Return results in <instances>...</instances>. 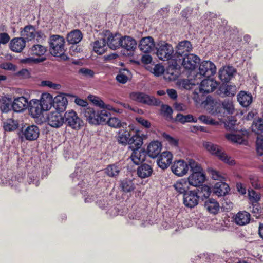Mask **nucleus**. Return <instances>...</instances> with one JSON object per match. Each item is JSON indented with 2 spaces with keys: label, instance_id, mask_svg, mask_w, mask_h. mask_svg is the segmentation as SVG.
Returning <instances> with one entry per match:
<instances>
[{
  "label": "nucleus",
  "instance_id": "21",
  "mask_svg": "<svg viewBox=\"0 0 263 263\" xmlns=\"http://www.w3.org/2000/svg\"><path fill=\"white\" fill-rule=\"evenodd\" d=\"M162 149V144L158 141L151 142L147 146V153L151 158H156L160 154Z\"/></svg>",
  "mask_w": 263,
  "mask_h": 263
},
{
  "label": "nucleus",
  "instance_id": "61",
  "mask_svg": "<svg viewBox=\"0 0 263 263\" xmlns=\"http://www.w3.org/2000/svg\"><path fill=\"white\" fill-rule=\"evenodd\" d=\"M164 71V67L160 64H156L155 65L152 73L156 76H159L161 75Z\"/></svg>",
  "mask_w": 263,
  "mask_h": 263
},
{
  "label": "nucleus",
  "instance_id": "7",
  "mask_svg": "<svg viewBox=\"0 0 263 263\" xmlns=\"http://www.w3.org/2000/svg\"><path fill=\"white\" fill-rule=\"evenodd\" d=\"M199 192V190L196 189L184 194L183 204L186 207L192 209L198 204L200 200V196L198 195Z\"/></svg>",
  "mask_w": 263,
  "mask_h": 263
},
{
  "label": "nucleus",
  "instance_id": "10",
  "mask_svg": "<svg viewBox=\"0 0 263 263\" xmlns=\"http://www.w3.org/2000/svg\"><path fill=\"white\" fill-rule=\"evenodd\" d=\"M22 135L27 140L33 141L37 139L40 135V130L37 126L32 125L22 129Z\"/></svg>",
  "mask_w": 263,
  "mask_h": 263
},
{
  "label": "nucleus",
  "instance_id": "3",
  "mask_svg": "<svg viewBox=\"0 0 263 263\" xmlns=\"http://www.w3.org/2000/svg\"><path fill=\"white\" fill-rule=\"evenodd\" d=\"M216 71V67L214 64L209 61H203L199 65V72L195 76V80H200L203 77L209 78L214 75ZM199 82L197 81L196 84Z\"/></svg>",
  "mask_w": 263,
  "mask_h": 263
},
{
  "label": "nucleus",
  "instance_id": "53",
  "mask_svg": "<svg viewBox=\"0 0 263 263\" xmlns=\"http://www.w3.org/2000/svg\"><path fill=\"white\" fill-rule=\"evenodd\" d=\"M208 172L212 178L214 180H220V181H222V180H223L224 179V177L219 172L213 168H209L208 170Z\"/></svg>",
  "mask_w": 263,
  "mask_h": 263
},
{
  "label": "nucleus",
  "instance_id": "35",
  "mask_svg": "<svg viewBox=\"0 0 263 263\" xmlns=\"http://www.w3.org/2000/svg\"><path fill=\"white\" fill-rule=\"evenodd\" d=\"M130 158L134 164L138 165L145 160V155L139 149H133Z\"/></svg>",
  "mask_w": 263,
  "mask_h": 263
},
{
  "label": "nucleus",
  "instance_id": "41",
  "mask_svg": "<svg viewBox=\"0 0 263 263\" xmlns=\"http://www.w3.org/2000/svg\"><path fill=\"white\" fill-rule=\"evenodd\" d=\"M96 125L106 124L110 114L105 110L97 111Z\"/></svg>",
  "mask_w": 263,
  "mask_h": 263
},
{
  "label": "nucleus",
  "instance_id": "55",
  "mask_svg": "<svg viewBox=\"0 0 263 263\" xmlns=\"http://www.w3.org/2000/svg\"><path fill=\"white\" fill-rule=\"evenodd\" d=\"M249 179L251 184L254 189H260L261 188V185L258 183V179L257 176L254 175H250Z\"/></svg>",
  "mask_w": 263,
  "mask_h": 263
},
{
  "label": "nucleus",
  "instance_id": "1",
  "mask_svg": "<svg viewBox=\"0 0 263 263\" xmlns=\"http://www.w3.org/2000/svg\"><path fill=\"white\" fill-rule=\"evenodd\" d=\"M203 145L209 153L216 156L225 163L230 165H233L235 164V160L231 157L228 156L219 146L209 141L204 142Z\"/></svg>",
  "mask_w": 263,
  "mask_h": 263
},
{
  "label": "nucleus",
  "instance_id": "23",
  "mask_svg": "<svg viewBox=\"0 0 263 263\" xmlns=\"http://www.w3.org/2000/svg\"><path fill=\"white\" fill-rule=\"evenodd\" d=\"M25 46L26 42L21 37L13 39L10 43V49L15 52H21Z\"/></svg>",
  "mask_w": 263,
  "mask_h": 263
},
{
  "label": "nucleus",
  "instance_id": "44",
  "mask_svg": "<svg viewBox=\"0 0 263 263\" xmlns=\"http://www.w3.org/2000/svg\"><path fill=\"white\" fill-rule=\"evenodd\" d=\"M106 124L109 126L114 128H124L126 126V124L125 122H122L119 119L116 117L110 118L109 117Z\"/></svg>",
  "mask_w": 263,
  "mask_h": 263
},
{
  "label": "nucleus",
  "instance_id": "32",
  "mask_svg": "<svg viewBox=\"0 0 263 263\" xmlns=\"http://www.w3.org/2000/svg\"><path fill=\"white\" fill-rule=\"evenodd\" d=\"M121 169V166L116 163L108 165L104 170V171L107 176L110 177L116 178L119 175Z\"/></svg>",
  "mask_w": 263,
  "mask_h": 263
},
{
  "label": "nucleus",
  "instance_id": "39",
  "mask_svg": "<svg viewBox=\"0 0 263 263\" xmlns=\"http://www.w3.org/2000/svg\"><path fill=\"white\" fill-rule=\"evenodd\" d=\"M239 103L243 107L248 106L252 101V96L245 91H241L237 96Z\"/></svg>",
  "mask_w": 263,
  "mask_h": 263
},
{
  "label": "nucleus",
  "instance_id": "4",
  "mask_svg": "<svg viewBox=\"0 0 263 263\" xmlns=\"http://www.w3.org/2000/svg\"><path fill=\"white\" fill-rule=\"evenodd\" d=\"M21 37L26 41H31L36 36V40L40 42L45 37L44 33L41 31H36L34 26L31 25L25 26L20 31Z\"/></svg>",
  "mask_w": 263,
  "mask_h": 263
},
{
  "label": "nucleus",
  "instance_id": "62",
  "mask_svg": "<svg viewBox=\"0 0 263 263\" xmlns=\"http://www.w3.org/2000/svg\"><path fill=\"white\" fill-rule=\"evenodd\" d=\"M45 60L44 58H28L23 60V62L26 63H38L42 62Z\"/></svg>",
  "mask_w": 263,
  "mask_h": 263
},
{
  "label": "nucleus",
  "instance_id": "42",
  "mask_svg": "<svg viewBox=\"0 0 263 263\" xmlns=\"http://www.w3.org/2000/svg\"><path fill=\"white\" fill-rule=\"evenodd\" d=\"M18 127L17 120L13 119H8L3 123V128L5 131L11 132L16 130Z\"/></svg>",
  "mask_w": 263,
  "mask_h": 263
},
{
  "label": "nucleus",
  "instance_id": "50",
  "mask_svg": "<svg viewBox=\"0 0 263 263\" xmlns=\"http://www.w3.org/2000/svg\"><path fill=\"white\" fill-rule=\"evenodd\" d=\"M226 138L229 141L239 144L244 141L243 138L240 135L228 134L226 135Z\"/></svg>",
  "mask_w": 263,
  "mask_h": 263
},
{
  "label": "nucleus",
  "instance_id": "9",
  "mask_svg": "<svg viewBox=\"0 0 263 263\" xmlns=\"http://www.w3.org/2000/svg\"><path fill=\"white\" fill-rule=\"evenodd\" d=\"M171 170L176 176L182 177L185 175L189 171L187 162L183 160L175 161L171 166Z\"/></svg>",
  "mask_w": 263,
  "mask_h": 263
},
{
  "label": "nucleus",
  "instance_id": "58",
  "mask_svg": "<svg viewBox=\"0 0 263 263\" xmlns=\"http://www.w3.org/2000/svg\"><path fill=\"white\" fill-rule=\"evenodd\" d=\"M199 119L204 123L205 124L209 125H215L217 122L214 120L210 117L206 116L205 115H201L199 117Z\"/></svg>",
  "mask_w": 263,
  "mask_h": 263
},
{
  "label": "nucleus",
  "instance_id": "49",
  "mask_svg": "<svg viewBox=\"0 0 263 263\" xmlns=\"http://www.w3.org/2000/svg\"><path fill=\"white\" fill-rule=\"evenodd\" d=\"M248 196L252 203H257L261 199L260 194L252 189L248 190Z\"/></svg>",
  "mask_w": 263,
  "mask_h": 263
},
{
  "label": "nucleus",
  "instance_id": "46",
  "mask_svg": "<svg viewBox=\"0 0 263 263\" xmlns=\"http://www.w3.org/2000/svg\"><path fill=\"white\" fill-rule=\"evenodd\" d=\"M12 101L11 98L7 97H3L0 105V108L3 112H7L12 107Z\"/></svg>",
  "mask_w": 263,
  "mask_h": 263
},
{
  "label": "nucleus",
  "instance_id": "31",
  "mask_svg": "<svg viewBox=\"0 0 263 263\" xmlns=\"http://www.w3.org/2000/svg\"><path fill=\"white\" fill-rule=\"evenodd\" d=\"M122 37L119 34L113 35L111 34L107 38V44L108 46L111 49L115 50L121 47Z\"/></svg>",
  "mask_w": 263,
  "mask_h": 263
},
{
  "label": "nucleus",
  "instance_id": "45",
  "mask_svg": "<svg viewBox=\"0 0 263 263\" xmlns=\"http://www.w3.org/2000/svg\"><path fill=\"white\" fill-rule=\"evenodd\" d=\"M46 51V47L40 44L34 45L30 48L31 53L38 56L44 55Z\"/></svg>",
  "mask_w": 263,
  "mask_h": 263
},
{
  "label": "nucleus",
  "instance_id": "59",
  "mask_svg": "<svg viewBox=\"0 0 263 263\" xmlns=\"http://www.w3.org/2000/svg\"><path fill=\"white\" fill-rule=\"evenodd\" d=\"M162 136L171 145L174 146H177L178 145V142L176 139H175L165 133L163 134Z\"/></svg>",
  "mask_w": 263,
  "mask_h": 263
},
{
  "label": "nucleus",
  "instance_id": "18",
  "mask_svg": "<svg viewBox=\"0 0 263 263\" xmlns=\"http://www.w3.org/2000/svg\"><path fill=\"white\" fill-rule=\"evenodd\" d=\"M29 102L24 97H20L14 99L12 108L15 112H21L28 108Z\"/></svg>",
  "mask_w": 263,
  "mask_h": 263
},
{
  "label": "nucleus",
  "instance_id": "24",
  "mask_svg": "<svg viewBox=\"0 0 263 263\" xmlns=\"http://www.w3.org/2000/svg\"><path fill=\"white\" fill-rule=\"evenodd\" d=\"M234 221L238 225H246L250 221V214L245 211H240L235 216Z\"/></svg>",
  "mask_w": 263,
  "mask_h": 263
},
{
  "label": "nucleus",
  "instance_id": "60",
  "mask_svg": "<svg viewBox=\"0 0 263 263\" xmlns=\"http://www.w3.org/2000/svg\"><path fill=\"white\" fill-rule=\"evenodd\" d=\"M256 151L257 154L261 156L263 155V139L257 138L256 142Z\"/></svg>",
  "mask_w": 263,
  "mask_h": 263
},
{
  "label": "nucleus",
  "instance_id": "43",
  "mask_svg": "<svg viewBox=\"0 0 263 263\" xmlns=\"http://www.w3.org/2000/svg\"><path fill=\"white\" fill-rule=\"evenodd\" d=\"M176 120L184 124L186 122H197V120L194 118L192 115L184 116L181 114H178L176 117Z\"/></svg>",
  "mask_w": 263,
  "mask_h": 263
},
{
  "label": "nucleus",
  "instance_id": "14",
  "mask_svg": "<svg viewBox=\"0 0 263 263\" xmlns=\"http://www.w3.org/2000/svg\"><path fill=\"white\" fill-rule=\"evenodd\" d=\"M205 180V175L203 172L192 173L187 178L188 183L193 186L198 187Z\"/></svg>",
  "mask_w": 263,
  "mask_h": 263
},
{
  "label": "nucleus",
  "instance_id": "20",
  "mask_svg": "<svg viewBox=\"0 0 263 263\" xmlns=\"http://www.w3.org/2000/svg\"><path fill=\"white\" fill-rule=\"evenodd\" d=\"M39 100L44 111L49 110L53 106L54 99L52 96L49 93H42Z\"/></svg>",
  "mask_w": 263,
  "mask_h": 263
},
{
  "label": "nucleus",
  "instance_id": "22",
  "mask_svg": "<svg viewBox=\"0 0 263 263\" xmlns=\"http://www.w3.org/2000/svg\"><path fill=\"white\" fill-rule=\"evenodd\" d=\"M67 98L63 95H58L54 99L53 107L57 111L62 112L67 105Z\"/></svg>",
  "mask_w": 263,
  "mask_h": 263
},
{
  "label": "nucleus",
  "instance_id": "38",
  "mask_svg": "<svg viewBox=\"0 0 263 263\" xmlns=\"http://www.w3.org/2000/svg\"><path fill=\"white\" fill-rule=\"evenodd\" d=\"M204 206L210 213L216 214L219 210V203L214 199L209 198L204 202Z\"/></svg>",
  "mask_w": 263,
  "mask_h": 263
},
{
  "label": "nucleus",
  "instance_id": "52",
  "mask_svg": "<svg viewBox=\"0 0 263 263\" xmlns=\"http://www.w3.org/2000/svg\"><path fill=\"white\" fill-rule=\"evenodd\" d=\"M41 85L43 87H47L54 90H59L61 87L60 84L53 83L49 80L42 81Z\"/></svg>",
  "mask_w": 263,
  "mask_h": 263
},
{
  "label": "nucleus",
  "instance_id": "63",
  "mask_svg": "<svg viewBox=\"0 0 263 263\" xmlns=\"http://www.w3.org/2000/svg\"><path fill=\"white\" fill-rule=\"evenodd\" d=\"M92 102L96 105L99 106L101 108L104 105V102L99 97L90 96L89 97Z\"/></svg>",
  "mask_w": 263,
  "mask_h": 263
},
{
  "label": "nucleus",
  "instance_id": "30",
  "mask_svg": "<svg viewBox=\"0 0 263 263\" xmlns=\"http://www.w3.org/2000/svg\"><path fill=\"white\" fill-rule=\"evenodd\" d=\"M229 190L228 185L223 181H219L216 183L213 189L214 193L218 196L225 195Z\"/></svg>",
  "mask_w": 263,
  "mask_h": 263
},
{
  "label": "nucleus",
  "instance_id": "34",
  "mask_svg": "<svg viewBox=\"0 0 263 263\" xmlns=\"http://www.w3.org/2000/svg\"><path fill=\"white\" fill-rule=\"evenodd\" d=\"M153 169L151 165L147 164H143L138 167L137 174L141 178H145L151 176L153 173Z\"/></svg>",
  "mask_w": 263,
  "mask_h": 263
},
{
  "label": "nucleus",
  "instance_id": "11",
  "mask_svg": "<svg viewBox=\"0 0 263 263\" xmlns=\"http://www.w3.org/2000/svg\"><path fill=\"white\" fill-rule=\"evenodd\" d=\"M199 61L200 59L197 55L194 54H187L183 58L182 65L186 69L193 70Z\"/></svg>",
  "mask_w": 263,
  "mask_h": 263
},
{
  "label": "nucleus",
  "instance_id": "25",
  "mask_svg": "<svg viewBox=\"0 0 263 263\" xmlns=\"http://www.w3.org/2000/svg\"><path fill=\"white\" fill-rule=\"evenodd\" d=\"M137 42L133 37L129 36L122 37L121 47L127 51H133L136 47Z\"/></svg>",
  "mask_w": 263,
  "mask_h": 263
},
{
  "label": "nucleus",
  "instance_id": "12",
  "mask_svg": "<svg viewBox=\"0 0 263 263\" xmlns=\"http://www.w3.org/2000/svg\"><path fill=\"white\" fill-rule=\"evenodd\" d=\"M47 121L50 126L59 128L64 123V117L59 111L52 112L49 114Z\"/></svg>",
  "mask_w": 263,
  "mask_h": 263
},
{
  "label": "nucleus",
  "instance_id": "26",
  "mask_svg": "<svg viewBox=\"0 0 263 263\" xmlns=\"http://www.w3.org/2000/svg\"><path fill=\"white\" fill-rule=\"evenodd\" d=\"M192 46L190 42L183 41L180 42L177 46L176 54L180 56L186 55L187 53L191 51Z\"/></svg>",
  "mask_w": 263,
  "mask_h": 263
},
{
  "label": "nucleus",
  "instance_id": "8",
  "mask_svg": "<svg viewBox=\"0 0 263 263\" xmlns=\"http://www.w3.org/2000/svg\"><path fill=\"white\" fill-rule=\"evenodd\" d=\"M174 49L172 46L168 43H161L157 48V55L160 60L168 61L173 58Z\"/></svg>",
  "mask_w": 263,
  "mask_h": 263
},
{
  "label": "nucleus",
  "instance_id": "56",
  "mask_svg": "<svg viewBox=\"0 0 263 263\" xmlns=\"http://www.w3.org/2000/svg\"><path fill=\"white\" fill-rule=\"evenodd\" d=\"M211 193V189L209 186L204 185L201 187L200 193L201 194L202 200L207 199L210 196Z\"/></svg>",
  "mask_w": 263,
  "mask_h": 263
},
{
  "label": "nucleus",
  "instance_id": "29",
  "mask_svg": "<svg viewBox=\"0 0 263 263\" xmlns=\"http://www.w3.org/2000/svg\"><path fill=\"white\" fill-rule=\"evenodd\" d=\"M219 91V95L222 96H233L236 93L237 88L235 85L223 84L220 86Z\"/></svg>",
  "mask_w": 263,
  "mask_h": 263
},
{
  "label": "nucleus",
  "instance_id": "40",
  "mask_svg": "<svg viewBox=\"0 0 263 263\" xmlns=\"http://www.w3.org/2000/svg\"><path fill=\"white\" fill-rule=\"evenodd\" d=\"M106 42L104 39H100L95 41L93 43V51L99 54H103L106 50Z\"/></svg>",
  "mask_w": 263,
  "mask_h": 263
},
{
  "label": "nucleus",
  "instance_id": "51",
  "mask_svg": "<svg viewBox=\"0 0 263 263\" xmlns=\"http://www.w3.org/2000/svg\"><path fill=\"white\" fill-rule=\"evenodd\" d=\"M223 108L227 110L229 114H233L234 111V107L232 100H224L222 103Z\"/></svg>",
  "mask_w": 263,
  "mask_h": 263
},
{
  "label": "nucleus",
  "instance_id": "15",
  "mask_svg": "<svg viewBox=\"0 0 263 263\" xmlns=\"http://www.w3.org/2000/svg\"><path fill=\"white\" fill-rule=\"evenodd\" d=\"M154 39L151 36L143 37L138 45L139 49L144 53L151 52L155 47Z\"/></svg>",
  "mask_w": 263,
  "mask_h": 263
},
{
  "label": "nucleus",
  "instance_id": "13",
  "mask_svg": "<svg viewBox=\"0 0 263 263\" xmlns=\"http://www.w3.org/2000/svg\"><path fill=\"white\" fill-rule=\"evenodd\" d=\"M28 108L30 115L33 118H38L44 111L42 106L37 99H32L28 103Z\"/></svg>",
  "mask_w": 263,
  "mask_h": 263
},
{
  "label": "nucleus",
  "instance_id": "6",
  "mask_svg": "<svg viewBox=\"0 0 263 263\" xmlns=\"http://www.w3.org/2000/svg\"><path fill=\"white\" fill-rule=\"evenodd\" d=\"M63 117L64 123L73 129L78 130L83 125L82 120L78 117L76 112L73 110L66 111Z\"/></svg>",
  "mask_w": 263,
  "mask_h": 263
},
{
  "label": "nucleus",
  "instance_id": "37",
  "mask_svg": "<svg viewBox=\"0 0 263 263\" xmlns=\"http://www.w3.org/2000/svg\"><path fill=\"white\" fill-rule=\"evenodd\" d=\"M175 191L179 194H183L187 192L189 189L187 181L184 179H181L177 181L173 185Z\"/></svg>",
  "mask_w": 263,
  "mask_h": 263
},
{
  "label": "nucleus",
  "instance_id": "57",
  "mask_svg": "<svg viewBox=\"0 0 263 263\" xmlns=\"http://www.w3.org/2000/svg\"><path fill=\"white\" fill-rule=\"evenodd\" d=\"M125 72H126V73H128L129 71L127 70H124V73L120 72L116 77L117 80L121 83L124 84V83H126L128 80V78L126 76Z\"/></svg>",
  "mask_w": 263,
  "mask_h": 263
},
{
  "label": "nucleus",
  "instance_id": "48",
  "mask_svg": "<svg viewBox=\"0 0 263 263\" xmlns=\"http://www.w3.org/2000/svg\"><path fill=\"white\" fill-rule=\"evenodd\" d=\"M121 186L125 192H130L133 191L134 189V184L131 180H125L121 182Z\"/></svg>",
  "mask_w": 263,
  "mask_h": 263
},
{
  "label": "nucleus",
  "instance_id": "64",
  "mask_svg": "<svg viewBox=\"0 0 263 263\" xmlns=\"http://www.w3.org/2000/svg\"><path fill=\"white\" fill-rule=\"evenodd\" d=\"M79 71L83 76L88 78L93 77L95 74L92 70L87 68H81Z\"/></svg>",
  "mask_w": 263,
  "mask_h": 263
},
{
  "label": "nucleus",
  "instance_id": "16",
  "mask_svg": "<svg viewBox=\"0 0 263 263\" xmlns=\"http://www.w3.org/2000/svg\"><path fill=\"white\" fill-rule=\"evenodd\" d=\"M218 86V83L213 79H205L201 82L199 88L200 91L209 93L213 91Z\"/></svg>",
  "mask_w": 263,
  "mask_h": 263
},
{
  "label": "nucleus",
  "instance_id": "2",
  "mask_svg": "<svg viewBox=\"0 0 263 263\" xmlns=\"http://www.w3.org/2000/svg\"><path fill=\"white\" fill-rule=\"evenodd\" d=\"M49 51L54 57H60L65 52V40L62 36L52 35L49 39Z\"/></svg>",
  "mask_w": 263,
  "mask_h": 263
},
{
  "label": "nucleus",
  "instance_id": "5",
  "mask_svg": "<svg viewBox=\"0 0 263 263\" xmlns=\"http://www.w3.org/2000/svg\"><path fill=\"white\" fill-rule=\"evenodd\" d=\"M130 98L134 101L148 105L158 106L161 103L153 96L141 92H133L130 94Z\"/></svg>",
  "mask_w": 263,
  "mask_h": 263
},
{
  "label": "nucleus",
  "instance_id": "47",
  "mask_svg": "<svg viewBox=\"0 0 263 263\" xmlns=\"http://www.w3.org/2000/svg\"><path fill=\"white\" fill-rule=\"evenodd\" d=\"M187 167L190 168L192 173L196 172H203L201 165L193 159H190L187 160Z\"/></svg>",
  "mask_w": 263,
  "mask_h": 263
},
{
  "label": "nucleus",
  "instance_id": "17",
  "mask_svg": "<svg viewBox=\"0 0 263 263\" xmlns=\"http://www.w3.org/2000/svg\"><path fill=\"white\" fill-rule=\"evenodd\" d=\"M173 155L168 151L163 152L157 160V164L161 168L164 170L168 167L172 162Z\"/></svg>",
  "mask_w": 263,
  "mask_h": 263
},
{
  "label": "nucleus",
  "instance_id": "28",
  "mask_svg": "<svg viewBox=\"0 0 263 263\" xmlns=\"http://www.w3.org/2000/svg\"><path fill=\"white\" fill-rule=\"evenodd\" d=\"M131 136L130 132L128 130L121 129L118 133L117 140L119 144L126 146L128 145Z\"/></svg>",
  "mask_w": 263,
  "mask_h": 263
},
{
  "label": "nucleus",
  "instance_id": "36",
  "mask_svg": "<svg viewBox=\"0 0 263 263\" xmlns=\"http://www.w3.org/2000/svg\"><path fill=\"white\" fill-rule=\"evenodd\" d=\"M82 37L81 32L79 30H74L68 34L67 40L69 44H76L80 42Z\"/></svg>",
  "mask_w": 263,
  "mask_h": 263
},
{
  "label": "nucleus",
  "instance_id": "54",
  "mask_svg": "<svg viewBox=\"0 0 263 263\" xmlns=\"http://www.w3.org/2000/svg\"><path fill=\"white\" fill-rule=\"evenodd\" d=\"M253 129L256 133H259L263 130V119L259 118L253 122Z\"/></svg>",
  "mask_w": 263,
  "mask_h": 263
},
{
  "label": "nucleus",
  "instance_id": "33",
  "mask_svg": "<svg viewBox=\"0 0 263 263\" xmlns=\"http://www.w3.org/2000/svg\"><path fill=\"white\" fill-rule=\"evenodd\" d=\"M143 143V138L138 134L131 136L128 145L132 149H139Z\"/></svg>",
  "mask_w": 263,
  "mask_h": 263
},
{
  "label": "nucleus",
  "instance_id": "27",
  "mask_svg": "<svg viewBox=\"0 0 263 263\" xmlns=\"http://www.w3.org/2000/svg\"><path fill=\"white\" fill-rule=\"evenodd\" d=\"M86 120L91 124L96 125L97 111L93 108L87 107L83 109L82 111Z\"/></svg>",
  "mask_w": 263,
  "mask_h": 263
},
{
  "label": "nucleus",
  "instance_id": "19",
  "mask_svg": "<svg viewBox=\"0 0 263 263\" xmlns=\"http://www.w3.org/2000/svg\"><path fill=\"white\" fill-rule=\"evenodd\" d=\"M235 72L234 68L232 66H226L220 69L218 76L219 79L223 82H229L233 77Z\"/></svg>",
  "mask_w": 263,
  "mask_h": 263
}]
</instances>
